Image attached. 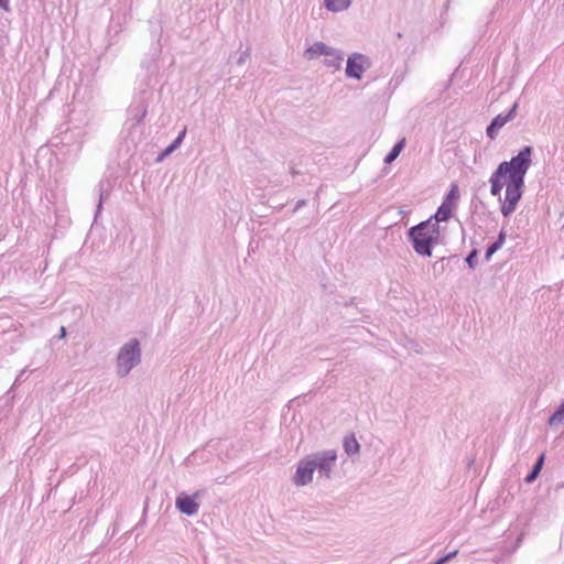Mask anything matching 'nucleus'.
Here are the masks:
<instances>
[{"instance_id":"nucleus-1","label":"nucleus","mask_w":564,"mask_h":564,"mask_svg":"<svg viewBox=\"0 0 564 564\" xmlns=\"http://www.w3.org/2000/svg\"><path fill=\"white\" fill-rule=\"evenodd\" d=\"M533 147L524 145L509 161H502L497 169L508 178V192L505 194L500 212L503 217L512 215L522 198L525 188V175L532 165Z\"/></svg>"},{"instance_id":"nucleus-2","label":"nucleus","mask_w":564,"mask_h":564,"mask_svg":"<svg viewBox=\"0 0 564 564\" xmlns=\"http://www.w3.org/2000/svg\"><path fill=\"white\" fill-rule=\"evenodd\" d=\"M406 238L417 256L430 258L441 241V227H434L432 220H423L406 230Z\"/></svg>"},{"instance_id":"nucleus-3","label":"nucleus","mask_w":564,"mask_h":564,"mask_svg":"<svg viewBox=\"0 0 564 564\" xmlns=\"http://www.w3.org/2000/svg\"><path fill=\"white\" fill-rule=\"evenodd\" d=\"M142 350L138 338H131L123 344L116 359V373L119 378L127 377L130 371L141 364Z\"/></svg>"},{"instance_id":"nucleus-4","label":"nucleus","mask_w":564,"mask_h":564,"mask_svg":"<svg viewBox=\"0 0 564 564\" xmlns=\"http://www.w3.org/2000/svg\"><path fill=\"white\" fill-rule=\"evenodd\" d=\"M370 66L371 61L367 55L355 52L347 58L345 75L347 78L360 80Z\"/></svg>"},{"instance_id":"nucleus-5","label":"nucleus","mask_w":564,"mask_h":564,"mask_svg":"<svg viewBox=\"0 0 564 564\" xmlns=\"http://www.w3.org/2000/svg\"><path fill=\"white\" fill-rule=\"evenodd\" d=\"M202 491H196L192 495L182 491L175 498V508L180 513L186 517H193L198 512L199 503L197 498L200 496Z\"/></svg>"},{"instance_id":"nucleus-6","label":"nucleus","mask_w":564,"mask_h":564,"mask_svg":"<svg viewBox=\"0 0 564 564\" xmlns=\"http://www.w3.org/2000/svg\"><path fill=\"white\" fill-rule=\"evenodd\" d=\"M519 108L518 101H514L511 108L506 113H499L491 119L489 124L486 128V135L490 140H495L499 134L500 129L511 120H513L517 116V111Z\"/></svg>"},{"instance_id":"nucleus-7","label":"nucleus","mask_w":564,"mask_h":564,"mask_svg":"<svg viewBox=\"0 0 564 564\" xmlns=\"http://www.w3.org/2000/svg\"><path fill=\"white\" fill-rule=\"evenodd\" d=\"M314 471L315 465H313L312 457L307 455L299 460L295 474L293 476V482L296 486H306L313 480Z\"/></svg>"},{"instance_id":"nucleus-8","label":"nucleus","mask_w":564,"mask_h":564,"mask_svg":"<svg viewBox=\"0 0 564 564\" xmlns=\"http://www.w3.org/2000/svg\"><path fill=\"white\" fill-rule=\"evenodd\" d=\"M456 208L454 202L443 200L437 207L436 212L431 215L426 220H432V225L440 226V223H446L453 217V213Z\"/></svg>"},{"instance_id":"nucleus-9","label":"nucleus","mask_w":564,"mask_h":564,"mask_svg":"<svg viewBox=\"0 0 564 564\" xmlns=\"http://www.w3.org/2000/svg\"><path fill=\"white\" fill-rule=\"evenodd\" d=\"M508 182L509 181H508L507 176L502 172H500L497 167L492 172L491 176L489 177L490 194L494 197H498V199L500 202V206L502 205V202H503V199L501 198V191H502L503 186H506L505 194L508 192Z\"/></svg>"},{"instance_id":"nucleus-10","label":"nucleus","mask_w":564,"mask_h":564,"mask_svg":"<svg viewBox=\"0 0 564 564\" xmlns=\"http://www.w3.org/2000/svg\"><path fill=\"white\" fill-rule=\"evenodd\" d=\"M147 113H148V102L142 97L134 99L133 102L128 108L129 119L134 121L133 126L142 123Z\"/></svg>"},{"instance_id":"nucleus-11","label":"nucleus","mask_w":564,"mask_h":564,"mask_svg":"<svg viewBox=\"0 0 564 564\" xmlns=\"http://www.w3.org/2000/svg\"><path fill=\"white\" fill-rule=\"evenodd\" d=\"M315 465V470H319L325 467H333L337 459V453L334 449L322 451L310 455Z\"/></svg>"},{"instance_id":"nucleus-12","label":"nucleus","mask_w":564,"mask_h":564,"mask_svg":"<svg viewBox=\"0 0 564 564\" xmlns=\"http://www.w3.org/2000/svg\"><path fill=\"white\" fill-rule=\"evenodd\" d=\"M185 135H186V128H183V130H181L178 132L177 137L165 149H163L159 153V155L155 159V162H158V163L162 162L165 158H167L175 150H177L181 147Z\"/></svg>"},{"instance_id":"nucleus-13","label":"nucleus","mask_w":564,"mask_h":564,"mask_svg":"<svg viewBox=\"0 0 564 564\" xmlns=\"http://www.w3.org/2000/svg\"><path fill=\"white\" fill-rule=\"evenodd\" d=\"M333 48L328 45H326L324 42H315L313 45H311L308 48H306L304 56L307 59H314L321 55H329L333 53Z\"/></svg>"},{"instance_id":"nucleus-14","label":"nucleus","mask_w":564,"mask_h":564,"mask_svg":"<svg viewBox=\"0 0 564 564\" xmlns=\"http://www.w3.org/2000/svg\"><path fill=\"white\" fill-rule=\"evenodd\" d=\"M507 232L503 228L500 229L496 240L487 246L484 254V260L486 262L490 261L492 256L502 248L506 242Z\"/></svg>"},{"instance_id":"nucleus-15","label":"nucleus","mask_w":564,"mask_h":564,"mask_svg":"<svg viewBox=\"0 0 564 564\" xmlns=\"http://www.w3.org/2000/svg\"><path fill=\"white\" fill-rule=\"evenodd\" d=\"M544 463H545V454L544 453H541L533 466L531 467L530 471L527 474V476L524 477V482L530 485L532 482H534L536 480V478L540 476L541 474V470L544 466Z\"/></svg>"},{"instance_id":"nucleus-16","label":"nucleus","mask_w":564,"mask_h":564,"mask_svg":"<svg viewBox=\"0 0 564 564\" xmlns=\"http://www.w3.org/2000/svg\"><path fill=\"white\" fill-rule=\"evenodd\" d=\"M343 447L348 456L356 455L360 452V444L354 433H350L344 437Z\"/></svg>"},{"instance_id":"nucleus-17","label":"nucleus","mask_w":564,"mask_h":564,"mask_svg":"<svg viewBox=\"0 0 564 564\" xmlns=\"http://www.w3.org/2000/svg\"><path fill=\"white\" fill-rule=\"evenodd\" d=\"M405 143V138L398 140L391 148V150L386 154L383 162L386 164H391L392 162H394L397 158L400 155L401 151L404 149Z\"/></svg>"},{"instance_id":"nucleus-18","label":"nucleus","mask_w":564,"mask_h":564,"mask_svg":"<svg viewBox=\"0 0 564 564\" xmlns=\"http://www.w3.org/2000/svg\"><path fill=\"white\" fill-rule=\"evenodd\" d=\"M344 59V54L341 51L337 48H333V53L327 55L324 59V65L327 67H334L335 69H339L341 66V62Z\"/></svg>"},{"instance_id":"nucleus-19","label":"nucleus","mask_w":564,"mask_h":564,"mask_svg":"<svg viewBox=\"0 0 564 564\" xmlns=\"http://www.w3.org/2000/svg\"><path fill=\"white\" fill-rule=\"evenodd\" d=\"M352 0H324V6L328 11L340 12L347 10Z\"/></svg>"},{"instance_id":"nucleus-20","label":"nucleus","mask_w":564,"mask_h":564,"mask_svg":"<svg viewBox=\"0 0 564 564\" xmlns=\"http://www.w3.org/2000/svg\"><path fill=\"white\" fill-rule=\"evenodd\" d=\"M476 242L474 240H471V246H473V249L467 253V256L465 257L464 261L466 263V265L470 269V270H475L478 265V256H479V250L478 248L476 247Z\"/></svg>"},{"instance_id":"nucleus-21","label":"nucleus","mask_w":564,"mask_h":564,"mask_svg":"<svg viewBox=\"0 0 564 564\" xmlns=\"http://www.w3.org/2000/svg\"><path fill=\"white\" fill-rule=\"evenodd\" d=\"M564 422V400L555 408L554 412L549 416L550 426L562 424Z\"/></svg>"},{"instance_id":"nucleus-22","label":"nucleus","mask_w":564,"mask_h":564,"mask_svg":"<svg viewBox=\"0 0 564 564\" xmlns=\"http://www.w3.org/2000/svg\"><path fill=\"white\" fill-rule=\"evenodd\" d=\"M98 186H99V199H98V204L96 206L95 221L97 220L99 214L102 210L104 200L109 196V192H108V189L104 188L102 182H99Z\"/></svg>"},{"instance_id":"nucleus-23","label":"nucleus","mask_w":564,"mask_h":564,"mask_svg":"<svg viewBox=\"0 0 564 564\" xmlns=\"http://www.w3.org/2000/svg\"><path fill=\"white\" fill-rule=\"evenodd\" d=\"M459 199V189H458V185L453 183L451 185V188L449 191L447 192L445 198L443 200H447V202H454L456 204V202Z\"/></svg>"},{"instance_id":"nucleus-24","label":"nucleus","mask_w":564,"mask_h":564,"mask_svg":"<svg viewBox=\"0 0 564 564\" xmlns=\"http://www.w3.org/2000/svg\"><path fill=\"white\" fill-rule=\"evenodd\" d=\"M458 553V550H453L444 555H442L440 558L442 560V562L444 564L448 563L449 561H452Z\"/></svg>"},{"instance_id":"nucleus-25","label":"nucleus","mask_w":564,"mask_h":564,"mask_svg":"<svg viewBox=\"0 0 564 564\" xmlns=\"http://www.w3.org/2000/svg\"><path fill=\"white\" fill-rule=\"evenodd\" d=\"M249 56H250V48L248 47L246 51L240 53V56L237 59V64L243 65Z\"/></svg>"},{"instance_id":"nucleus-26","label":"nucleus","mask_w":564,"mask_h":564,"mask_svg":"<svg viewBox=\"0 0 564 564\" xmlns=\"http://www.w3.org/2000/svg\"><path fill=\"white\" fill-rule=\"evenodd\" d=\"M446 260L445 257H442L440 260L435 261L434 264H433V269L434 271H440V272H443L444 271V264L443 262Z\"/></svg>"},{"instance_id":"nucleus-27","label":"nucleus","mask_w":564,"mask_h":564,"mask_svg":"<svg viewBox=\"0 0 564 564\" xmlns=\"http://www.w3.org/2000/svg\"><path fill=\"white\" fill-rule=\"evenodd\" d=\"M66 335H67L66 327H65V326H61V327H59V330H58V334H57V335H55V336L53 337V339H57V340H59V339H64V338L66 337Z\"/></svg>"},{"instance_id":"nucleus-28","label":"nucleus","mask_w":564,"mask_h":564,"mask_svg":"<svg viewBox=\"0 0 564 564\" xmlns=\"http://www.w3.org/2000/svg\"><path fill=\"white\" fill-rule=\"evenodd\" d=\"M307 205V200L306 199H300L296 202L293 210H292V214H295L299 209H301L302 207L306 206Z\"/></svg>"},{"instance_id":"nucleus-29","label":"nucleus","mask_w":564,"mask_h":564,"mask_svg":"<svg viewBox=\"0 0 564 564\" xmlns=\"http://www.w3.org/2000/svg\"><path fill=\"white\" fill-rule=\"evenodd\" d=\"M332 468L333 467H325V468L319 469L318 473L321 476L325 477L326 479H329L330 474H332Z\"/></svg>"},{"instance_id":"nucleus-30","label":"nucleus","mask_w":564,"mask_h":564,"mask_svg":"<svg viewBox=\"0 0 564 564\" xmlns=\"http://www.w3.org/2000/svg\"><path fill=\"white\" fill-rule=\"evenodd\" d=\"M0 9L6 12L10 11V0H0Z\"/></svg>"},{"instance_id":"nucleus-31","label":"nucleus","mask_w":564,"mask_h":564,"mask_svg":"<svg viewBox=\"0 0 564 564\" xmlns=\"http://www.w3.org/2000/svg\"><path fill=\"white\" fill-rule=\"evenodd\" d=\"M355 302H356V297L352 296L344 305L345 306H351V305H355Z\"/></svg>"},{"instance_id":"nucleus-32","label":"nucleus","mask_w":564,"mask_h":564,"mask_svg":"<svg viewBox=\"0 0 564 564\" xmlns=\"http://www.w3.org/2000/svg\"><path fill=\"white\" fill-rule=\"evenodd\" d=\"M290 173H291L292 175H299V174H300V171H297L294 166H291V167H290Z\"/></svg>"},{"instance_id":"nucleus-33","label":"nucleus","mask_w":564,"mask_h":564,"mask_svg":"<svg viewBox=\"0 0 564 564\" xmlns=\"http://www.w3.org/2000/svg\"><path fill=\"white\" fill-rule=\"evenodd\" d=\"M431 564H444V563H443V562H442V560L438 557L436 561H434V562H433V563H431Z\"/></svg>"},{"instance_id":"nucleus-34","label":"nucleus","mask_w":564,"mask_h":564,"mask_svg":"<svg viewBox=\"0 0 564 564\" xmlns=\"http://www.w3.org/2000/svg\"><path fill=\"white\" fill-rule=\"evenodd\" d=\"M160 53H161V50L160 48H155V52H154L153 55L156 57V56H159Z\"/></svg>"},{"instance_id":"nucleus-35","label":"nucleus","mask_w":564,"mask_h":564,"mask_svg":"<svg viewBox=\"0 0 564 564\" xmlns=\"http://www.w3.org/2000/svg\"><path fill=\"white\" fill-rule=\"evenodd\" d=\"M556 488H557V489H560V488H564V481H563V482H560V484L557 485V487H556Z\"/></svg>"},{"instance_id":"nucleus-36","label":"nucleus","mask_w":564,"mask_h":564,"mask_svg":"<svg viewBox=\"0 0 564 564\" xmlns=\"http://www.w3.org/2000/svg\"><path fill=\"white\" fill-rule=\"evenodd\" d=\"M141 66H142V67H145L147 69H149V65H145V63H144V62H143V63H141Z\"/></svg>"},{"instance_id":"nucleus-37","label":"nucleus","mask_w":564,"mask_h":564,"mask_svg":"<svg viewBox=\"0 0 564 564\" xmlns=\"http://www.w3.org/2000/svg\"><path fill=\"white\" fill-rule=\"evenodd\" d=\"M82 144H83V141L79 142V145L77 148L78 151L82 149Z\"/></svg>"}]
</instances>
